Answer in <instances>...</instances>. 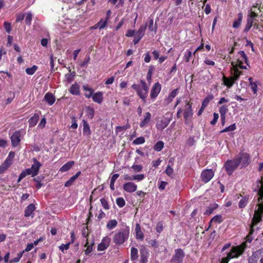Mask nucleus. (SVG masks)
<instances>
[{"instance_id": "nucleus-1", "label": "nucleus", "mask_w": 263, "mask_h": 263, "mask_svg": "<svg viewBox=\"0 0 263 263\" xmlns=\"http://www.w3.org/2000/svg\"><path fill=\"white\" fill-rule=\"evenodd\" d=\"M193 102L191 100H185L181 107L178 108L176 116L178 119L183 117L184 124L193 127L192 118L194 114L192 108Z\"/></svg>"}, {"instance_id": "nucleus-2", "label": "nucleus", "mask_w": 263, "mask_h": 263, "mask_svg": "<svg viewBox=\"0 0 263 263\" xmlns=\"http://www.w3.org/2000/svg\"><path fill=\"white\" fill-rule=\"evenodd\" d=\"M263 208L260 207L259 210H255L253 217L251 220L250 226V231L248 235L246 237V242L251 243L254 239L253 234L255 231V227L262 220Z\"/></svg>"}, {"instance_id": "nucleus-3", "label": "nucleus", "mask_w": 263, "mask_h": 263, "mask_svg": "<svg viewBox=\"0 0 263 263\" xmlns=\"http://www.w3.org/2000/svg\"><path fill=\"white\" fill-rule=\"evenodd\" d=\"M130 229L128 226L117 230L112 236V241L116 245H122L125 242L129 237Z\"/></svg>"}, {"instance_id": "nucleus-4", "label": "nucleus", "mask_w": 263, "mask_h": 263, "mask_svg": "<svg viewBox=\"0 0 263 263\" xmlns=\"http://www.w3.org/2000/svg\"><path fill=\"white\" fill-rule=\"evenodd\" d=\"M140 83L141 85L137 84H133L132 88L136 91L138 97L142 100L144 102H145L146 99L148 95L149 87L144 80H140Z\"/></svg>"}, {"instance_id": "nucleus-5", "label": "nucleus", "mask_w": 263, "mask_h": 263, "mask_svg": "<svg viewBox=\"0 0 263 263\" xmlns=\"http://www.w3.org/2000/svg\"><path fill=\"white\" fill-rule=\"evenodd\" d=\"M239 165V162L235 158L234 159L228 160L224 163V167L229 176H231Z\"/></svg>"}, {"instance_id": "nucleus-6", "label": "nucleus", "mask_w": 263, "mask_h": 263, "mask_svg": "<svg viewBox=\"0 0 263 263\" xmlns=\"http://www.w3.org/2000/svg\"><path fill=\"white\" fill-rule=\"evenodd\" d=\"M240 60H238V64H235V62L233 61L231 62L232 65V70L234 71L233 76H232L234 80L237 81L239 79L240 75L242 74V71H240L239 69H247V68L246 66L241 65V63L240 62Z\"/></svg>"}, {"instance_id": "nucleus-7", "label": "nucleus", "mask_w": 263, "mask_h": 263, "mask_svg": "<svg viewBox=\"0 0 263 263\" xmlns=\"http://www.w3.org/2000/svg\"><path fill=\"white\" fill-rule=\"evenodd\" d=\"M246 247V242H243L239 246L233 247L227 256L230 259L238 257L244 252Z\"/></svg>"}, {"instance_id": "nucleus-8", "label": "nucleus", "mask_w": 263, "mask_h": 263, "mask_svg": "<svg viewBox=\"0 0 263 263\" xmlns=\"http://www.w3.org/2000/svg\"><path fill=\"white\" fill-rule=\"evenodd\" d=\"M235 158L239 161L241 168L247 167L251 162L250 155L247 153H240Z\"/></svg>"}, {"instance_id": "nucleus-9", "label": "nucleus", "mask_w": 263, "mask_h": 263, "mask_svg": "<svg viewBox=\"0 0 263 263\" xmlns=\"http://www.w3.org/2000/svg\"><path fill=\"white\" fill-rule=\"evenodd\" d=\"M24 134L22 130L15 131L10 137L12 146L13 147L18 146Z\"/></svg>"}, {"instance_id": "nucleus-10", "label": "nucleus", "mask_w": 263, "mask_h": 263, "mask_svg": "<svg viewBox=\"0 0 263 263\" xmlns=\"http://www.w3.org/2000/svg\"><path fill=\"white\" fill-rule=\"evenodd\" d=\"M185 257V253L181 249H177L175 250V254L173 256L171 263H182Z\"/></svg>"}, {"instance_id": "nucleus-11", "label": "nucleus", "mask_w": 263, "mask_h": 263, "mask_svg": "<svg viewBox=\"0 0 263 263\" xmlns=\"http://www.w3.org/2000/svg\"><path fill=\"white\" fill-rule=\"evenodd\" d=\"M214 172L212 169H205L201 174V180L205 183L209 182L214 176Z\"/></svg>"}, {"instance_id": "nucleus-12", "label": "nucleus", "mask_w": 263, "mask_h": 263, "mask_svg": "<svg viewBox=\"0 0 263 263\" xmlns=\"http://www.w3.org/2000/svg\"><path fill=\"white\" fill-rule=\"evenodd\" d=\"M161 89V86L159 82L155 83L152 86L151 93L150 97L152 99H155L159 94Z\"/></svg>"}, {"instance_id": "nucleus-13", "label": "nucleus", "mask_w": 263, "mask_h": 263, "mask_svg": "<svg viewBox=\"0 0 263 263\" xmlns=\"http://www.w3.org/2000/svg\"><path fill=\"white\" fill-rule=\"evenodd\" d=\"M140 263H147L148 262V257L149 256V252L148 249L145 246H141L140 250Z\"/></svg>"}, {"instance_id": "nucleus-14", "label": "nucleus", "mask_w": 263, "mask_h": 263, "mask_svg": "<svg viewBox=\"0 0 263 263\" xmlns=\"http://www.w3.org/2000/svg\"><path fill=\"white\" fill-rule=\"evenodd\" d=\"M258 183V186L259 187L257 192V195L259 196L257 201L258 204L263 203V176L261 177V180H259L257 181Z\"/></svg>"}, {"instance_id": "nucleus-15", "label": "nucleus", "mask_w": 263, "mask_h": 263, "mask_svg": "<svg viewBox=\"0 0 263 263\" xmlns=\"http://www.w3.org/2000/svg\"><path fill=\"white\" fill-rule=\"evenodd\" d=\"M236 62H235V64H238V60L240 59V62L241 63V65H242L243 62H244L249 67H250L248 58L243 51H239L238 52Z\"/></svg>"}, {"instance_id": "nucleus-16", "label": "nucleus", "mask_w": 263, "mask_h": 263, "mask_svg": "<svg viewBox=\"0 0 263 263\" xmlns=\"http://www.w3.org/2000/svg\"><path fill=\"white\" fill-rule=\"evenodd\" d=\"M33 163L32 164L30 168L33 172L32 177H34L37 175L42 164L36 158L33 159Z\"/></svg>"}, {"instance_id": "nucleus-17", "label": "nucleus", "mask_w": 263, "mask_h": 263, "mask_svg": "<svg viewBox=\"0 0 263 263\" xmlns=\"http://www.w3.org/2000/svg\"><path fill=\"white\" fill-rule=\"evenodd\" d=\"M124 190L128 193H133L137 189V185L133 182H129L123 184Z\"/></svg>"}, {"instance_id": "nucleus-18", "label": "nucleus", "mask_w": 263, "mask_h": 263, "mask_svg": "<svg viewBox=\"0 0 263 263\" xmlns=\"http://www.w3.org/2000/svg\"><path fill=\"white\" fill-rule=\"evenodd\" d=\"M152 119V115L149 112H146L144 114L143 119L140 123V127L144 128L147 126Z\"/></svg>"}, {"instance_id": "nucleus-19", "label": "nucleus", "mask_w": 263, "mask_h": 263, "mask_svg": "<svg viewBox=\"0 0 263 263\" xmlns=\"http://www.w3.org/2000/svg\"><path fill=\"white\" fill-rule=\"evenodd\" d=\"M35 210V206L33 203L29 204L25 209L24 212V216L26 217L31 216L32 218L34 217V212Z\"/></svg>"}, {"instance_id": "nucleus-20", "label": "nucleus", "mask_w": 263, "mask_h": 263, "mask_svg": "<svg viewBox=\"0 0 263 263\" xmlns=\"http://www.w3.org/2000/svg\"><path fill=\"white\" fill-rule=\"evenodd\" d=\"M91 97L93 102L101 104L103 101V93L102 91H98L93 93Z\"/></svg>"}, {"instance_id": "nucleus-21", "label": "nucleus", "mask_w": 263, "mask_h": 263, "mask_svg": "<svg viewBox=\"0 0 263 263\" xmlns=\"http://www.w3.org/2000/svg\"><path fill=\"white\" fill-rule=\"evenodd\" d=\"M44 100L50 106L53 105L55 101V98L54 96L50 92L46 93L44 97Z\"/></svg>"}, {"instance_id": "nucleus-22", "label": "nucleus", "mask_w": 263, "mask_h": 263, "mask_svg": "<svg viewBox=\"0 0 263 263\" xmlns=\"http://www.w3.org/2000/svg\"><path fill=\"white\" fill-rule=\"evenodd\" d=\"M170 122V119L167 118L162 119L157 123V128L159 130H163L168 126Z\"/></svg>"}, {"instance_id": "nucleus-23", "label": "nucleus", "mask_w": 263, "mask_h": 263, "mask_svg": "<svg viewBox=\"0 0 263 263\" xmlns=\"http://www.w3.org/2000/svg\"><path fill=\"white\" fill-rule=\"evenodd\" d=\"M94 245L95 241L93 240L89 243L88 239H86V243L84 245V247L86 248V250L84 251L85 255H89L93 251Z\"/></svg>"}, {"instance_id": "nucleus-24", "label": "nucleus", "mask_w": 263, "mask_h": 263, "mask_svg": "<svg viewBox=\"0 0 263 263\" xmlns=\"http://www.w3.org/2000/svg\"><path fill=\"white\" fill-rule=\"evenodd\" d=\"M222 81L224 85H226L228 88H231L232 87L235 82L233 78L231 76L230 77H227L226 76H223L222 77Z\"/></svg>"}, {"instance_id": "nucleus-25", "label": "nucleus", "mask_w": 263, "mask_h": 263, "mask_svg": "<svg viewBox=\"0 0 263 263\" xmlns=\"http://www.w3.org/2000/svg\"><path fill=\"white\" fill-rule=\"evenodd\" d=\"M69 91L70 93L73 95H79L80 93L79 85L77 82H75L74 84L71 85Z\"/></svg>"}, {"instance_id": "nucleus-26", "label": "nucleus", "mask_w": 263, "mask_h": 263, "mask_svg": "<svg viewBox=\"0 0 263 263\" xmlns=\"http://www.w3.org/2000/svg\"><path fill=\"white\" fill-rule=\"evenodd\" d=\"M136 238L137 239L143 240L144 239V234L142 232L139 223H136L135 226Z\"/></svg>"}, {"instance_id": "nucleus-27", "label": "nucleus", "mask_w": 263, "mask_h": 263, "mask_svg": "<svg viewBox=\"0 0 263 263\" xmlns=\"http://www.w3.org/2000/svg\"><path fill=\"white\" fill-rule=\"evenodd\" d=\"M81 174V171L78 172L74 176L70 177L64 184L65 187H69L73 184L75 180Z\"/></svg>"}, {"instance_id": "nucleus-28", "label": "nucleus", "mask_w": 263, "mask_h": 263, "mask_svg": "<svg viewBox=\"0 0 263 263\" xmlns=\"http://www.w3.org/2000/svg\"><path fill=\"white\" fill-rule=\"evenodd\" d=\"M74 164L73 161H69L64 164L59 170L60 172H65L68 171Z\"/></svg>"}, {"instance_id": "nucleus-29", "label": "nucleus", "mask_w": 263, "mask_h": 263, "mask_svg": "<svg viewBox=\"0 0 263 263\" xmlns=\"http://www.w3.org/2000/svg\"><path fill=\"white\" fill-rule=\"evenodd\" d=\"M39 115L37 113H35L33 116L31 117L28 120L29 127H32L35 126L39 121Z\"/></svg>"}, {"instance_id": "nucleus-30", "label": "nucleus", "mask_w": 263, "mask_h": 263, "mask_svg": "<svg viewBox=\"0 0 263 263\" xmlns=\"http://www.w3.org/2000/svg\"><path fill=\"white\" fill-rule=\"evenodd\" d=\"M83 89L85 92L84 93V96L86 98H90L92 95L93 94L94 90L93 89L89 87L87 85L83 86Z\"/></svg>"}, {"instance_id": "nucleus-31", "label": "nucleus", "mask_w": 263, "mask_h": 263, "mask_svg": "<svg viewBox=\"0 0 263 263\" xmlns=\"http://www.w3.org/2000/svg\"><path fill=\"white\" fill-rule=\"evenodd\" d=\"M12 164V163L11 162L6 159L0 166V174H3Z\"/></svg>"}, {"instance_id": "nucleus-32", "label": "nucleus", "mask_w": 263, "mask_h": 263, "mask_svg": "<svg viewBox=\"0 0 263 263\" xmlns=\"http://www.w3.org/2000/svg\"><path fill=\"white\" fill-rule=\"evenodd\" d=\"M83 133L84 135L90 136L91 134V130L90 128V126L86 121L85 120H83Z\"/></svg>"}, {"instance_id": "nucleus-33", "label": "nucleus", "mask_w": 263, "mask_h": 263, "mask_svg": "<svg viewBox=\"0 0 263 263\" xmlns=\"http://www.w3.org/2000/svg\"><path fill=\"white\" fill-rule=\"evenodd\" d=\"M106 26V21H103V19L101 18L97 24L91 27L90 28L92 29H96L97 28L101 29L104 28Z\"/></svg>"}, {"instance_id": "nucleus-34", "label": "nucleus", "mask_w": 263, "mask_h": 263, "mask_svg": "<svg viewBox=\"0 0 263 263\" xmlns=\"http://www.w3.org/2000/svg\"><path fill=\"white\" fill-rule=\"evenodd\" d=\"M118 225V221L116 219H110L106 224V228L109 230L114 229Z\"/></svg>"}, {"instance_id": "nucleus-35", "label": "nucleus", "mask_w": 263, "mask_h": 263, "mask_svg": "<svg viewBox=\"0 0 263 263\" xmlns=\"http://www.w3.org/2000/svg\"><path fill=\"white\" fill-rule=\"evenodd\" d=\"M248 80L249 81L250 86H251L252 91L254 95L256 94L258 89L257 83L256 82H253V78L252 77L249 78Z\"/></svg>"}, {"instance_id": "nucleus-36", "label": "nucleus", "mask_w": 263, "mask_h": 263, "mask_svg": "<svg viewBox=\"0 0 263 263\" xmlns=\"http://www.w3.org/2000/svg\"><path fill=\"white\" fill-rule=\"evenodd\" d=\"M243 16L241 13L238 14V18L234 21L233 23V27L234 28H238L239 27L242 20Z\"/></svg>"}, {"instance_id": "nucleus-37", "label": "nucleus", "mask_w": 263, "mask_h": 263, "mask_svg": "<svg viewBox=\"0 0 263 263\" xmlns=\"http://www.w3.org/2000/svg\"><path fill=\"white\" fill-rule=\"evenodd\" d=\"M249 200V196H245L242 197L238 203V206L240 209L244 208L248 204Z\"/></svg>"}, {"instance_id": "nucleus-38", "label": "nucleus", "mask_w": 263, "mask_h": 263, "mask_svg": "<svg viewBox=\"0 0 263 263\" xmlns=\"http://www.w3.org/2000/svg\"><path fill=\"white\" fill-rule=\"evenodd\" d=\"M253 253L254 257L256 256L258 260L259 259L260 263H263V248L257 250Z\"/></svg>"}, {"instance_id": "nucleus-39", "label": "nucleus", "mask_w": 263, "mask_h": 263, "mask_svg": "<svg viewBox=\"0 0 263 263\" xmlns=\"http://www.w3.org/2000/svg\"><path fill=\"white\" fill-rule=\"evenodd\" d=\"M217 208L218 204L217 203L211 204L207 208L204 214L209 215Z\"/></svg>"}, {"instance_id": "nucleus-40", "label": "nucleus", "mask_w": 263, "mask_h": 263, "mask_svg": "<svg viewBox=\"0 0 263 263\" xmlns=\"http://www.w3.org/2000/svg\"><path fill=\"white\" fill-rule=\"evenodd\" d=\"M213 99H214V96H213V95H212V94L208 95L205 98V99L202 101L201 106L206 108L207 107V106L209 105V102L213 100Z\"/></svg>"}, {"instance_id": "nucleus-41", "label": "nucleus", "mask_w": 263, "mask_h": 263, "mask_svg": "<svg viewBox=\"0 0 263 263\" xmlns=\"http://www.w3.org/2000/svg\"><path fill=\"white\" fill-rule=\"evenodd\" d=\"M138 249L135 247H132L130 249V258L132 260H137L138 258Z\"/></svg>"}, {"instance_id": "nucleus-42", "label": "nucleus", "mask_w": 263, "mask_h": 263, "mask_svg": "<svg viewBox=\"0 0 263 263\" xmlns=\"http://www.w3.org/2000/svg\"><path fill=\"white\" fill-rule=\"evenodd\" d=\"M164 147V142L162 141H158L154 146V149L155 151L160 152Z\"/></svg>"}, {"instance_id": "nucleus-43", "label": "nucleus", "mask_w": 263, "mask_h": 263, "mask_svg": "<svg viewBox=\"0 0 263 263\" xmlns=\"http://www.w3.org/2000/svg\"><path fill=\"white\" fill-rule=\"evenodd\" d=\"M75 76H76V72L74 71L67 73L66 74H65L66 82L68 83H71L72 82V81L73 80Z\"/></svg>"}, {"instance_id": "nucleus-44", "label": "nucleus", "mask_w": 263, "mask_h": 263, "mask_svg": "<svg viewBox=\"0 0 263 263\" xmlns=\"http://www.w3.org/2000/svg\"><path fill=\"white\" fill-rule=\"evenodd\" d=\"M236 129V124L234 123V124L226 127L223 130H221L220 132V133L221 134L223 133L233 132V131H234Z\"/></svg>"}, {"instance_id": "nucleus-45", "label": "nucleus", "mask_w": 263, "mask_h": 263, "mask_svg": "<svg viewBox=\"0 0 263 263\" xmlns=\"http://www.w3.org/2000/svg\"><path fill=\"white\" fill-rule=\"evenodd\" d=\"M32 19V15L31 12H28L26 13L25 22L26 25L30 26L31 24Z\"/></svg>"}, {"instance_id": "nucleus-46", "label": "nucleus", "mask_w": 263, "mask_h": 263, "mask_svg": "<svg viewBox=\"0 0 263 263\" xmlns=\"http://www.w3.org/2000/svg\"><path fill=\"white\" fill-rule=\"evenodd\" d=\"M223 218L221 215H216L211 220L210 223L214 222L216 223H220L223 221Z\"/></svg>"}, {"instance_id": "nucleus-47", "label": "nucleus", "mask_w": 263, "mask_h": 263, "mask_svg": "<svg viewBox=\"0 0 263 263\" xmlns=\"http://www.w3.org/2000/svg\"><path fill=\"white\" fill-rule=\"evenodd\" d=\"M38 67L36 65H33L31 67L27 68L26 69V72L28 75H32L37 70Z\"/></svg>"}, {"instance_id": "nucleus-48", "label": "nucleus", "mask_w": 263, "mask_h": 263, "mask_svg": "<svg viewBox=\"0 0 263 263\" xmlns=\"http://www.w3.org/2000/svg\"><path fill=\"white\" fill-rule=\"evenodd\" d=\"M44 177H37L36 178H33V180L36 182L35 186L37 189H39L43 185V184L41 183L42 180Z\"/></svg>"}, {"instance_id": "nucleus-49", "label": "nucleus", "mask_w": 263, "mask_h": 263, "mask_svg": "<svg viewBox=\"0 0 263 263\" xmlns=\"http://www.w3.org/2000/svg\"><path fill=\"white\" fill-rule=\"evenodd\" d=\"M228 111V106L226 105H222L219 109L220 116H226V113Z\"/></svg>"}, {"instance_id": "nucleus-50", "label": "nucleus", "mask_w": 263, "mask_h": 263, "mask_svg": "<svg viewBox=\"0 0 263 263\" xmlns=\"http://www.w3.org/2000/svg\"><path fill=\"white\" fill-rule=\"evenodd\" d=\"M145 141V138L141 136L135 139L133 141V143L135 145H139L143 144Z\"/></svg>"}, {"instance_id": "nucleus-51", "label": "nucleus", "mask_w": 263, "mask_h": 263, "mask_svg": "<svg viewBox=\"0 0 263 263\" xmlns=\"http://www.w3.org/2000/svg\"><path fill=\"white\" fill-rule=\"evenodd\" d=\"M90 56L89 55H87L85 59H84L83 61L81 62L79 64V65L81 67H86L87 66L88 64L89 63L90 61Z\"/></svg>"}, {"instance_id": "nucleus-52", "label": "nucleus", "mask_w": 263, "mask_h": 263, "mask_svg": "<svg viewBox=\"0 0 263 263\" xmlns=\"http://www.w3.org/2000/svg\"><path fill=\"white\" fill-rule=\"evenodd\" d=\"M100 202H101V203L102 206L103 207V208L105 210H108L109 209L110 207L108 204V201H107V200L105 198H101L100 199Z\"/></svg>"}, {"instance_id": "nucleus-53", "label": "nucleus", "mask_w": 263, "mask_h": 263, "mask_svg": "<svg viewBox=\"0 0 263 263\" xmlns=\"http://www.w3.org/2000/svg\"><path fill=\"white\" fill-rule=\"evenodd\" d=\"M116 203L120 208H122L125 205V201L123 198L119 197L116 199Z\"/></svg>"}, {"instance_id": "nucleus-54", "label": "nucleus", "mask_w": 263, "mask_h": 263, "mask_svg": "<svg viewBox=\"0 0 263 263\" xmlns=\"http://www.w3.org/2000/svg\"><path fill=\"white\" fill-rule=\"evenodd\" d=\"M192 52L191 50H187L184 54L183 59L186 62H189L190 58L192 57Z\"/></svg>"}, {"instance_id": "nucleus-55", "label": "nucleus", "mask_w": 263, "mask_h": 263, "mask_svg": "<svg viewBox=\"0 0 263 263\" xmlns=\"http://www.w3.org/2000/svg\"><path fill=\"white\" fill-rule=\"evenodd\" d=\"M156 230L157 232L158 233H160L162 232V231L163 230L162 221H159L157 223Z\"/></svg>"}, {"instance_id": "nucleus-56", "label": "nucleus", "mask_w": 263, "mask_h": 263, "mask_svg": "<svg viewBox=\"0 0 263 263\" xmlns=\"http://www.w3.org/2000/svg\"><path fill=\"white\" fill-rule=\"evenodd\" d=\"M87 115L88 118L90 119H92L94 117L95 110L92 107H88L87 108Z\"/></svg>"}, {"instance_id": "nucleus-57", "label": "nucleus", "mask_w": 263, "mask_h": 263, "mask_svg": "<svg viewBox=\"0 0 263 263\" xmlns=\"http://www.w3.org/2000/svg\"><path fill=\"white\" fill-rule=\"evenodd\" d=\"M70 243L66 244L62 243L59 247V250H61L63 253H65L64 250H68L69 248Z\"/></svg>"}, {"instance_id": "nucleus-58", "label": "nucleus", "mask_w": 263, "mask_h": 263, "mask_svg": "<svg viewBox=\"0 0 263 263\" xmlns=\"http://www.w3.org/2000/svg\"><path fill=\"white\" fill-rule=\"evenodd\" d=\"M165 172L170 177H172L174 174V170L170 165L167 166Z\"/></svg>"}, {"instance_id": "nucleus-59", "label": "nucleus", "mask_w": 263, "mask_h": 263, "mask_svg": "<svg viewBox=\"0 0 263 263\" xmlns=\"http://www.w3.org/2000/svg\"><path fill=\"white\" fill-rule=\"evenodd\" d=\"M218 118H219V114L218 113L214 112L213 114V119L210 122V123L212 125H215L216 124V123H217Z\"/></svg>"}, {"instance_id": "nucleus-60", "label": "nucleus", "mask_w": 263, "mask_h": 263, "mask_svg": "<svg viewBox=\"0 0 263 263\" xmlns=\"http://www.w3.org/2000/svg\"><path fill=\"white\" fill-rule=\"evenodd\" d=\"M145 29L146 27L141 26L136 33L142 37L144 34Z\"/></svg>"}, {"instance_id": "nucleus-61", "label": "nucleus", "mask_w": 263, "mask_h": 263, "mask_svg": "<svg viewBox=\"0 0 263 263\" xmlns=\"http://www.w3.org/2000/svg\"><path fill=\"white\" fill-rule=\"evenodd\" d=\"M110 238L107 237H104L101 241V243L106 246L107 247L109 246Z\"/></svg>"}, {"instance_id": "nucleus-62", "label": "nucleus", "mask_w": 263, "mask_h": 263, "mask_svg": "<svg viewBox=\"0 0 263 263\" xmlns=\"http://www.w3.org/2000/svg\"><path fill=\"white\" fill-rule=\"evenodd\" d=\"M25 17V14L24 13H18L16 15V23L20 22L22 21Z\"/></svg>"}, {"instance_id": "nucleus-63", "label": "nucleus", "mask_w": 263, "mask_h": 263, "mask_svg": "<svg viewBox=\"0 0 263 263\" xmlns=\"http://www.w3.org/2000/svg\"><path fill=\"white\" fill-rule=\"evenodd\" d=\"M4 27L6 32L8 33H10L11 30V24L9 22H5L4 23Z\"/></svg>"}, {"instance_id": "nucleus-64", "label": "nucleus", "mask_w": 263, "mask_h": 263, "mask_svg": "<svg viewBox=\"0 0 263 263\" xmlns=\"http://www.w3.org/2000/svg\"><path fill=\"white\" fill-rule=\"evenodd\" d=\"M257 261L258 259L256 256L254 257V253H253L252 255L249 258L248 263H257Z\"/></svg>"}]
</instances>
